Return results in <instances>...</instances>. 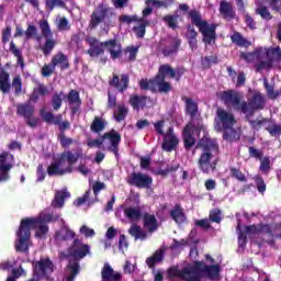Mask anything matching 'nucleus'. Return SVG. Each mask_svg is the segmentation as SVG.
Masks as SVG:
<instances>
[{
    "label": "nucleus",
    "mask_w": 281,
    "mask_h": 281,
    "mask_svg": "<svg viewBox=\"0 0 281 281\" xmlns=\"http://www.w3.org/2000/svg\"><path fill=\"white\" fill-rule=\"evenodd\" d=\"M231 177L233 179H236L237 181H240V183H247V176L240 171L239 168L231 167Z\"/></svg>",
    "instance_id": "50"
},
{
    "label": "nucleus",
    "mask_w": 281,
    "mask_h": 281,
    "mask_svg": "<svg viewBox=\"0 0 281 281\" xmlns=\"http://www.w3.org/2000/svg\"><path fill=\"white\" fill-rule=\"evenodd\" d=\"M32 229H37L35 236L37 238H43L48 232L49 226L47 224H37L36 226H25L21 229V222L18 232L15 233V251L19 254H30V244L32 243Z\"/></svg>",
    "instance_id": "8"
},
{
    "label": "nucleus",
    "mask_w": 281,
    "mask_h": 281,
    "mask_svg": "<svg viewBox=\"0 0 281 281\" xmlns=\"http://www.w3.org/2000/svg\"><path fill=\"white\" fill-rule=\"evenodd\" d=\"M248 122L252 131H260L265 124H269V119L262 117L261 120H249Z\"/></svg>",
    "instance_id": "57"
},
{
    "label": "nucleus",
    "mask_w": 281,
    "mask_h": 281,
    "mask_svg": "<svg viewBox=\"0 0 281 281\" xmlns=\"http://www.w3.org/2000/svg\"><path fill=\"white\" fill-rule=\"evenodd\" d=\"M263 87L266 89L267 95L268 98H270V100H276L277 98L280 97V91H276V88L271 85H269V80L265 79L263 80Z\"/></svg>",
    "instance_id": "47"
},
{
    "label": "nucleus",
    "mask_w": 281,
    "mask_h": 281,
    "mask_svg": "<svg viewBox=\"0 0 281 281\" xmlns=\"http://www.w3.org/2000/svg\"><path fill=\"white\" fill-rule=\"evenodd\" d=\"M69 196H71V193H69L67 191H57L55 193L53 206L54 207H63V205H65V200L69 199Z\"/></svg>",
    "instance_id": "43"
},
{
    "label": "nucleus",
    "mask_w": 281,
    "mask_h": 281,
    "mask_svg": "<svg viewBox=\"0 0 281 281\" xmlns=\"http://www.w3.org/2000/svg\"><path fill=\"white\" fill-rule=\"evenodd\" d=\"M164 258H166V249L159 248L153 256L146 258V265L149 269H155L159 262H164Z\"/></svg>",
    "instance_id": "28"
},
{
    "label": "nucleus",
    "mask_w": 281,
    "mask_h": 281,
    "mask_svg": "<svg viewBox=\"0 0 281 281\" xmlns=\"http://www.w3.org/2000/svg\"><path fill=\"white\" fill-rule=\"evenodd\" d=\"M60 218L59 214H46L44 216L40 217H26L21 220V229L31 226V227H36L37 225H45L46 223H53L56 222Z\"/></svg>",
    "instance_id": "20"
},
{
    "label": "nucleus",
    "mask_w": 281,
    "mask_h": 281,
    "mask_svg": "<svg viewBox=\"0 0 281 281\" xmlns=\"http://www.w3.org/2000/svg\"><path fill=\"white\" fill-rule=\"evenodd\" d=\"M90 48L87 50V54L90 55L91 58H98L101 65H106V60L109 58L104 56V47L109 52L112 60H117V58H122V44L117 42L116 38L108 40L105 42H100V40L95 37H88L86 40Z\"/></svg>",
    "instance_id": "4"
},
{
    "label": "nucleus",
    "mask_w": 281,
    "mask_h": 281,
    "mask_svg": "<svg viewBox=\"0 0 281 281\" xmlns=\"http://www.w3.org/2000/svg\"><path fill=\"white\" fill-rule=\"evenodd\" d=\"M266 131L269 132L271 137H280L281 135V124L270 123L266 126Z\"/></svg>",
    "instance_id": "54"
},
{
    "label": "nucleus",
    "mask_w": 281,
    "mask_h": 281,
    "mask_svg": "<svg viewBox=\"0 0 281 281\" xmlns=\"http://www.w3.org/2000/svg\"><path fill=\"white\" fill-rule=\"evenodd\" d=\"M14 168V155L10 151L0 154V183L10 180V170Z\"/></svg>",
    "instance_id": "16"
},
{
    "label": "nucleus",
    "mask_w": 281,
    "mask_h": 281,
    "mask_svg": "<svg viewBox=\"0 0 281 281\" xmlns=\"http://www.w3.org/2000/svg\"><path fill=\"white\" fill-rule=\"evenodd\" d=\"M231 42L233 45H236V47H244V49H249V47H251V41L243 36V33L237 31L231 35Z\"/></svg>",
    "instance_id": "30"
},
{
    "label": "nucleus",
    "mask_w": 281,
    "mask_h": 281,
    "mask_svg": "<svg viewBox=\"0 0 281 281\" xmlns=\"http://www.w3.org/2000/svg\"><path fill=\"white\" fill-rule=\"evenodd\" d=\"M137 52H139V47L137 46H127L124 49V54H128V63H135V60H137Z\"/></svg>",
    "instance_id": "52"
},
{
    "label": "nucleus",
    "mask_w": 281,
    "mask_h": 281,
    "mask_svg": "<svg viewBox=\"0 0 281 281\" xmlns=\"http://www.w3.org/2000/svg\"><path fill=\"white\" fill-rule=\"evenodd\" d=\"M222 133H223V139L225 142H229L232 144L234 142L240 140V131L239 130L229 127V128L222 130Z\"/></svg>",
    "instance_id": "33"
},
{
    "label": "nucleus",
    "mask_w": 281,
    "mask_h": 281,
    "mask_svg": "<svg viewBox=\"0 0 281 281\" xmlns=\"http://www.w3.org/2000/svg\"><path fill=\"white\" fill-rule=\"evenodd\" d=\"M209 221H211V223H221L223 221V217H221V210L213 209L210 212Z\"/></svg>",
    "instance_id": "62"
},
{
    "label": "nucleus",
    "mask_w": 281,
    "mask_h": 281,
    "mask_svg": "<svg viewBox=\"0 0 281 281\" xmlns=\"http://www.w3.org/2000/svg\"><path fill=\"white\" fill-rule=\"evenodd\" d=\"M11 89H14L15 95L23 93V81H21V77H14L10 85V72L0 68V91H2V93H10Z\"/></svg>",
    "instance_id": "10"
},
{
    "label": "nucleus",
    "mask_w": 281,
    "mask_h": 281,
    "mask_svg": "<svg viewBox=\"0 0 281 281\" xmlns=\"http://www.w3.org/2000/svg\"><path fill=\"white\" fill-rule=\"evenodd\" d=\"M89 254H91V246L82 243L80 238H75L67 248V258H74V260H83Z\"/></svg>",
    "instance_id": "15"
},
{
    "label": "nucleus",
    "mask_w": 281,
    "mask_h": 281,
    "mask_svg": "<svg viewBox=\"0 0 281 281\" xmlns=\"http://www.w3.org/2000/svg\"><path fill=\"white\" fill-rule=\"evenodd\" d=\"M254 180L258 192H260V194H265V192H267V183L265 182L262 176L257 175L255 176Z\"/></svg>",
    "instance_id": "55"
},
{
    "label": "nucleus",
    "mask_w": 281,
    "mask_h": 281,
    "mask_svg": "<svg viewBox=\"0 0 281 281\" xmlns=\"http://www.w3.org/2000/svg\"><path fill=\"white\" fill-rule=\"evenodd\" d=\"M104 139H109L111 144L108 150H110V153H114V155H117L120 150V144L122 143V134L115 130H111L110 132L104 133L101 138L88 139L87 146L89 148H102Z\"/></svg>",
    "instance_id": "9"
},
{
    "label": "nucleus",
    "mask_w": 281,
    "mask_h": 281,
    "mask_svg": "<svg viewBox=\"0 0 281 281\" xmlns=\"http://www.w3.org/2000/svg\"><path fill=\"white\" fill-rule=\"evenodd\" d=\"M130 104L131 106H146V104H153V101L148 97L134 94L130 97Z\"/></svg>",
    "instance_id": "39"
},
{
    "label": "nucleus",
    "mask_w": 281,
    "mask_h": 281,
    "mask_svg": "<svg viewBox=\"0 0 281 281\" xmlns=\"http://www.w3.org/2000/svg\"><path fill=\"white\" fill-rule=\"evenodd\" d=\"M150 25V22L143 20L138 26L133 27L134 34H136L137 38H144L146 36V27Z\"/></svg>",
    "instance_id": "46"
},
{
    "label": "nucleus",
    "mask_w": 281,
    "mask_h": 281,
    "mask_svg": "<svg viewBox=\"0 0 281 281\" xmlns=\"http://www.w3.org/2000/svg\"><path fill=\"white\" fill-rule=\"evenodd\" d=\"M47 93H49V88L45 83H38L30 95V102L36 103L41 97H45Z\"/></svg>",
    "instance_id": "32"
},
{
    "label": "nucleus",
    "mask_w": 281,
    "mask_h": 281,
    "mask_svg": "<svg viewBox=\"0 0 281 281\" xmlns=\"http://www.w3.org/2000/svg\"><path fill=\"white\" fill-rule=\"evenodd\" d=\"M109 16H115L111 8L100 4L98 10L93 11L90 15L89 27L95 30L100 23H104Z\"/></svg>",
    "instance_id": "17"
},
{
    "label": "nucleus",
    "mask_w": 281,
    "mask_h": 281,
    "mask_svg": "<svg viewBox=\"0 0 281 281\" xmlns=\"http://www.w3.org/2000/svg\"><path fill=\"white\" fill-rule=\"evenodd\" d=\"M26 41L35 38L37 43L41 41V35H38V29L34 24H29L26 31L24 32Z\"/></svg>",
    "instance_id": "44"
},
{
    "label": "nucleus",
    "mask_w": 281,
    "mask_h": 281,
    "mask_svg": "<svg viewBox=\"0 0 281 281\" xmlns=\"http://www.w3.org/2000/svg\"><path fill=\"white\" fill-rule=\"evenodd\" d=\"M126 183L128 186H134V188L148 190V188H150V186H153V177H150L146 173L133 171L126 178Z\"/></svg>",
    "instance_id": "18"
},
{
    "label": "nucleus",
    "mask_w": 281,
    "mask_h": 281,
    "mask_svg": "<svg viewBox=\"0 0 281 281\" xmlns=\"http://www.w3.org/2000/svg\"><path fill=\"white\" fill-rule=\"evenodd\" d=\"M265 56L271 61L272 65L273 63H281L280 46L267 48L266 52H263V58Z\"/></svg>",
    "instance_id": "36"
},
{
    "label": "nucleus",
    "mask_w": 281,
    "mask_h": 281,
    "mask_svg": "<svg viewBox=\"0 0 281 281\" xmlns=\"http://www.w3.org/2000/svg\"><path fill=\"white\" fill-rule=\"evenodd\" d=\"M186 111L190 115V122L182 130V142L186 150H192L196 146V137L201 136V132L205 131L203 117L199 113V106H187Z\"/></svg>",
    "instance_id": "5"
},
{
    "label": "nucleus",
    "mask_w": 281,
    "mask_h": 281,
    "mask_svg": "<svg viewBox=\"0 0 281 281\" xmlns=\"http://www.w3.org/2000/svg\"><path fill=\"white\" fill-rule=\"evenodd\" d=\"M34 271L40 276H47V273L54 272V262L52 259H41L40 261L35 262Z\"/></svg>",
    "instance_id": "23"
},
{
    "label": "nucleus",
    "mask_w": 281,
    "mask_h": 281,
    "mask_svg": "<svg viewBox=\"0 0 281 281\" xmlns=\"http://www.w3.org/2000/svg\"><path fill=\"white\" fill-rule=\"evenodd\" d=\"M57 240L67 241L76 238V233L71 231L69 227L65 226L61 231L55 234Z\"/></svg>",
    "instance_id": "41"
},
{
    "label": "nucleus",
    "mask_w": 281,
    "mask_h": 281,
    "mask_svg": "<svg viewBox=\"0 0 281 281\" xmlns=\"http://www.w3.org/2000/svg\"><path fill=\"white\" fill-rule=\"evenodd\" d=\"M188 69L183 66L172 68L170 64H162L158 68V74L154 78L155 85L158 87L159 93H170L172 91V85L166 81V78H171L176 82H181V78L186 76Z\"/></svg>",
    "instance_id": "6"
},
{
    "label": "nucleus",
    "mask_w": 281,
    "mask_h": 281,
    "mask_svg": "<svg viewBox=\"0 0 281 281\" xmlns=\"http://www.w3.org/2000/svg\"><path fill=\"white\" fill-rule=\"evenodd\" d=\"M179 49H181V38L179 37L162 38L158 45V52L165 58H175L179 54Z\"/></svg>",
    "instance_id": "12"
},
{
    "label": "nucleus",
    "mask_w": 281,
    "mask_h": 281,
    "mask_svg": "<svg viewBox=\"0 0 281 281\" xmlns=\"http://www.w3.org/2000/svg\"><path fill=\"white\" fill-rule=\"evenodd\" d=\"M248 153H249V157H252V159H262V157L265 156V153H262V150L254 147V146H250L248 148Z\"/></svg>",
    "instance_id": "63"
},
{
    "label": "nucleus",
    "mask_w": 281,
    "mask_h": 281,
    "mask_svg": "<svg viewBox=\"0 0 281 281\" xmlns=\"http://www.w3.org/2000/svg\"><path fill=\"white\" fill-rule=\"evenodd\" d=\"M65 102L69 104V106H81L82 99L80 98V92L76 89L69 90L65 97Z\"/></svg>",
    "instance_id": "31"
},
{
    "label": "nucleus",
    "mask_w": 281,
    "mask_h": 281,
    "mask_svg": "<svg viewBox=\"0 0 281 281\" xmlns=\"http://www.w3.org/2000/svg\"><path fill=\"white\" fill-rule=\"evenodd\" d=\"M196 148H201L202 150L198 159L199 169L204 172V175L214 172L216 166H218V142L215 138L203 137L198 142Z\"/></svg>",
    "instance_id": "3"
},
{
    "label": "nucleus",
    "mask_w": 281,
    "mask_h": 281,
    "mask_svg": "<svg viewBox=\"0 0 281 281\" xmlns=\"http://www.w3.org/2000/svg\"><path fill=\"white\" fill-rule=\"evenodd\" d=\"M259 161H260L259 170L263 175H269V170H271V158L269 156H266L259 159Z\"/></svg>",
    "instance_id": "51"
},
{
    "label": "nucleus",
    "mask_w": 281,
    "mask_h": 281,
    "mask_svg": "<svg viewBox=\"0 0 281 281\" xmlns=\"http://www.w3.org/2000/svg\"><path fill=\"white\" fill-rule=\"evenodd\" d=\"M255 14L260 16L262 21H271L273 19V15L271 14V11H269V8L267 5L259 3V5L255 10Z\"/></svg>",
    "instance_id": "42"
},
{
    "label": "nucleus",
    "mask_w": 281,
    "mask_h": 281,
    "mask_svg": "<svg viewBox=\"0 0 281 281\" xmlns=\"http://www.w3.org/2000/svg\"><path fill=\"white\" fill-rule=\"evenodd\" d=\"M130 83L131 78L126 74H123L121 76L113 74L112 78L109 79V86L113 87V89H116V91H119L120 93H124V91L128 89Z\"/></svg>",
    "instance_id": "22"
},
{
    "label": "nucleus",
    "mask_w": 281,
    "mask_h": 281,
    "mask_svg": "<svg viewBox=\"0 0 281 281\" xmlns=\"http://www.w3.org/2000/svg\"><path fill=\"white\" fill-rule=\"evenodd\" d=\"M40 117H42L43 122H46V124H53L54 122V113L46 111L45 108H42L40 110Z\"/></svg>",
    "instance_id": "58"
},
{
    "label": "nucleus",
    "mask_w": 281,
    "mask_h": 281,
    "mask_svg": "<svg viewBox=\"0 0 281 281\" xmlns=\"http://www.w3.org/2000/svg\"><path fill=\"white\" fill-rule=\"evenodd\" d=\"M218 63V57L216 55L206 56L202 59L204 67H212Z\"/></svg>",
    "instance_id": "64"
},
{
    "label": "nucleus",
    "mask_w": 281,
    "mask_h": 281,
    "mask_svg": "<svg viewBox=\"0 0 281 281\" xmlns=\"http://www.w3.org/2000/svg\"><path fill=\"white\" fill-rule=\"evenodd\" d=\"M221 276L220 265H206L205 261H194L193 266L184 267L179 269L178 267H171L167 270V277L169 280L182 281H203L206 280H218Z\"/></svg>",
    "instance_id": "2"
},
{
    "label": "nucleus",
    "mask_w": 281,
    "mask_h": 281,
    "mask_svg": "<svg viewBox=\"0 0 281 281\" xmlns=\"http://www.w3.org/2000/svg\"><path fill=\"white\" fill-rule=\"evenodd\" d=\"M220 100L225 106H247L245 93L238 90L228 89L220 93Z\"/></svg>",
    "instance_id": "13"
},
{
    "label": "nucleus",
    "mask_w": 281,
    "mask_h": 281,
    "mask_svg": "<svg viewBox=\"0 0 281 281\" xmlns=\"http://www.w3.org/2000/svg\"><path fill=\"white\" fill-rule=\"evenodd\" d=\"M82 158V149H78L75 154L71 150L61 153L55 162L47 167L48 177H63V175L74 172V164Z\"/></svg>",
    "instance_id": "7"
},
{
    "label": "nucleus",
    "mask_w": 281,
    "mask_h": 281,
    "mask_svg": "<svg viewBox=\"0 0 281 281\" xmlns=\"http://www.w3.org/2000/svg\"><path fill=\"white\" fill-rule=\"evenodd\" d=\"M239 58L241 60H245V63H254V60H262V58H265V49H262V47H258L250 53L240 52Z\"/></svg>",
    "instance_id": "27"
},
{
    "label": "nucleus",
    "mask_w": 281,
    "mask_h": 281,
    "mask_svg": "<svg viewBox=\"0 0 281 281\" xmlns=\"http://www.w3.org/2000/svg\"><path fill=\"white\" fill-rule=\"evenodd\" d=\"M220 14H222L224 19H234V16H236V11H234L232 3L223 0L220 3Z\"/></svg>",
    "instance_id": "35"
},
{
    "label": "nucleus",
    "mask_w": 281,
    "mask_h": 281,
    "mask_svg": "<svg viewBox=\"0 0 281 281\" xmlns=\"http://www.w3.org/2000/svg\"><path fill=\"white\" fill-rule=\"evenodd\" d=\"M123 214L127 221L135 223V221H139V218H142V209L128 206L123 210Z\"/></svg>",
    "instance_id": "34"
},
{
    "label": "nucleus",
    "mask_w": 281,
    "mask_h": 281,
    "mask_svg": "<svg viewBox=\"0 0 281 281\" xmlns=\"http://www.w3.org/2000/svg\"><path fill=\"white\" fill-rule=\"evenodd\" d=\"M179 12L188 14V18L191 19V24L187 25V41L199 36V33L194 29L195 26L202 34V41L205 45H212V43L216 42L217 25L207 23V21L203 20V16H201V12L196 9L190 10V5L188 3L179 4L175 14H167L162 16V21L166 23L167 27H170V30H179V21L180 23H183V16L179 14Z\"/></svg>",
    "instance_id": "1"
},
{
    "label": "nucleus",
    "mask_w": 281,
    "mask_h": 281,
    "mask_svg": "<svg viewBox=\"0 0 281 281\" xmlns=\"http://www.w3.org/2000/svg\"><path fill=\"white\" fill-rule=\"evenodd\" d=\"M67 269L70 271V273L66 277V281L76 280V276H78V273H80L79 260L69 261Z\"/></svg>",
    "instance_id": "40"
},
{
    "label": "nucleus",
    "mask_w": 281,
    "mask_h": 281,
    "mask_svg": "<svg viewBox=\"0 0 281 281\" xmlns=\"http://www.w3.org/2000/svg\"><path fill=\"white\" fill-rule=\"evenodd\" d=\"M236 126V116L234 113L224 110L223 108H217L215 117V131L217 133H223L225 128H232Z\"/></svg>",
    "instance_id": "14"
},
{
    "label": "nucleus",
    "mask_w": 281,
    "mask_h": 281,
    "mask_svg": "<svg viewBox=\"0 0 281 281\" xmlns=\"http://www.w3.org/2000/svg\"><path fill=\"white\" fill-rule=\"evenodd\" d=\"M66 94L65 92H55L52 97L53 106H63V102H65Z\"/></svg>",
    "instance_id": "56"
},
{
    "label": "nucleus",
    "mask_w": 281,
    "mask_h": 281,
    "mask_svg": "<svg viewBox=\"0 0 281 281\" xmlns=\"http://www.w3.org/2000/svg\"><path fill=\"white\" fill-rule=\"evenodd\" d=\"M265 102H267V100L265 99V94L260 92H254L248 98L247 106H265Z\"/></svg>",
    "instance_id": "38"
},
{
    "label": "nucleus",
    "mask_w": 281,
    "mask_h": 281,
    "mask_svg": "<svg viewBox=\"0 0 281 281\" xmlns=\"http://www.w3.org/2000/svg\"><path fill=\"white\" fill-rule=\"evenodd\" d=\"M255 69L258 74L260 71H271L273 69V64L267 58V60H263L262 58L260 60H257L255 64Z\"/></svg>",
    "instance_id": "45"
},
{
    "label": "nucleus",
    "mask_w": 281,
    "mask_h": 281,
    "mask_svg": "<svg viewBox=\"0 0 281 281\" xmlns=\"http://www.w3.org/2000/svg\"><path fill=\"white\" fill-rule=\"evenodd\" d=\"M179 170V165H168L166 169H159L157 175L160 177H168L171 172H177Z\"/></svg>",
    "instance_id": "59"
},
{
    "label": "nucleus",
    "mask_w": 281,
    "mask_h": 281,
    "mask_svg": "<svg viewBox=\"0 0 281 281\" xmlns=\"http://www.w3.org/2000/svg\"><path fill=\"white\" fill-rule=\"evenodd\" d=\"M237 109H239L241 113L246 114V120L249 122V120H251L256 112L262 109V106H239Z\"/></svg>",
    "instance_id": "49"
},
{
    "label": "nucleus",
    "mask_w": 281,
    "mask_h": 281,
    "mask_svg": "<svg viewBox=\"0 0 281 281\" xmlns=\"http://www.w3.org/2000/svg\"><path fill=\"white\" fill-rule=\"evenodd\" d=\"M58 139L60 143L61 148H69L71 144H74V138H69L65 135V133H59Z\"/></svg>",
    "instance_id": "61"
},
{
    "label": "nucleus",
    "mask_w": 281,
    "mask_h": 281,
    "mask_svg": "<svg viewBox=\"0 0 281 281\" xmlns=\"http://www.w3.org/2000/svg\"><path fill=\"white\" fill-rule=\"evenodd\" d=\"M50 64H53L55 68L59 67L61 71H65V69H69V58L67 57V55L63 54L61 52L55 54L52 57Z\"/></svg>",
    "instance_id": "29"
},
{
    "label": "nucleus",
    "mask_w": 281,
    "mask_h": 281,
    "mask_svg": "<svg viewBox=\"0 0 281 281\" xmlns=\"http://www.w3.org/2000/svg\"><path fill=\"white\" fill-rule=\"evenodd\" d=\"M143 227L149 232V234H155L159 229V222L154 214L144 213L143 215Z\"/></svg>",
    "instance_id": "25"
},
{
    "label": "nucleus",
    "mask_w": 281,
    "mask_h": 281,
    "mask_svg": "<svg viewBox=\"0 0 281 281\" xmlns=\"http://www.w3.org/2000/svg\"><path fill=\"white\" fill-rule=\"evenodd\" d=\"M177 146H179V137L175 134V127L170 126L162 136L161 148L166 153H172Z\"/></svg>",
    "instance_id": "21"
},
{
    "label": "nucleus",
    "mask_w": 281,
    "mask_h": 281,
    "mask_svg": "<svg viewBox=\"0 0 281 281\" xmlns=\"http://www.w3.org/2000/svg\"><path fill=\"white\" fill-rule=\"evenodd\" d=\"M127 115H128V108L126 106H119V109L113 113L115 122H124Z\"/></svg>",
    "instance_id": "48"
},
{
    "label": "nucleus",
    "mask_w": 281,
    "mask_h": 281,
    "mask_svg": "<svg viewBox=\"0 0 281 281\" xmlns=\"http://www.w3.org/2000/svg\"><path fill=\"white\" fill-rule=\"evenodd\" d=\"M101 281H122V273L115 272L111 265L104 263L101 270Z\"/></svg>",
    "instance_id": "26"
},
{
    "label": "nucleus",
    "mask_w": 281,
    "mask_h": 281,
    "mask_svg": "<svg viewBox=\"0 0 281 281\" xmlns=\"http://www.w3.org/2000/svg\"><path fill=\"white\" fill-rule=\"evenodd\" d=\"M104 121H102L100 117L95 116L90 130L92 131V133H102V131H104Z\"/></svg>",
    "instance_id": "53"
},
{
    "label": "nucleus",
    "mask_w": 281,
    "mask_h": 281,
    "mask_svg": "<svg viewBox=\"0 0 281 281\" xmlns=\"http://www.w3.org/2000/svg\"><path fill=\"white\" fill-rule=\"evenodd\" d=\"M169 215L178 225H183V223L188 221V216H186V211L181 204H175V206L169 211Z\"/></svg>",
    "instance_id": "24"
},
{
    "label": "nucleus",
    "mask_w": 281,
    "mask_h": 281,
    "mask_svg": "<svg viewBox=\"0 0 281 281\" xmlns=\"http://www.w3.org/2000/svg\"><path fill=\"white\" fill-rule=\"evenodd\" d=\"M40 30L43 38H45L44 44L41 46V50L44 56H49L56 48L58 42L54 38V33L52 32V27H49V22H47V20L40 21Z\"/></svg>",
    "instance_id": "11"
},
{
    "label": "nucleus",
    "mask_w": 281,
    "mask_h": 281,
    "mask_svg": "<svg viewBox=\"0 0 281 281\" xmlns=\"http://www.w3.org/2000/svg\"><path fill=\"white\" fill-rule=\"evenodd\" d=\"M119 20H120L122 23H127V25H131V23H135V22L143 23L144 18L137 19V15L131 16V15L124 14V15H121V16L119 18Z\"/></svg>",
    "instance_id": "60"
},
{
    "label": "nucleus",
    "mask_w": 281,
    "mask_h": 281,
    "mask_svg": "<svg viewBox=\"0 0 281 281\" xmlns=\"http://www.w3.org/2000/svg\"><path fill=\"white\" fill-rule=\"evenodd\" d=\"M16 113L20 117H24V122L30 128L41 126V117L34 116V106H18Z\"/></svg>",
    "instance_id": "19"
},
{
    "label": "nucleus",
    "mask_w": 281,
    "mask_h": 281,
    "mask_svg": "<svg viewBox=\"0 0 281 281\" xmlns=\"http://www.w3.org/2000/svg\"><path fill=\"white\" fill-rule=\"evenodd\" d=\"M130 236H133L135 240H146L148 238V233L142 229V226L134 224L128 228Z\"/></svg>",
    "instance_id": "37"
}]
</instances>
